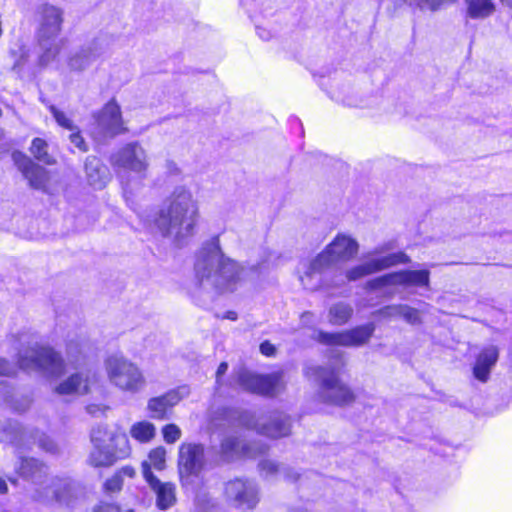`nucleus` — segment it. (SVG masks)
<instances>
[{"instance_id":"1","label":"nucleus","mask_w":512,"mask_h":512,"mask_svg":"<svg viewBox=\"0 0 512 512\" xmlns=\"http://www.w3.org/2000/svg\"><path fill=\"white\" fill-rule=\"evenodd\" d=\"M199 216L192 193L185 187H177L164 200L152 223L164 237L175 233L177 238H184L194 233Z\"/></svg>"},{"instance_id":"2","label":"nucleus","mask_w":512,"mask_h":512,"mask_svg":"<svg viewBox=\"0 0 512 512\" xmlns=\"http://www.w3.org/2000/svg\"><path fill=\"white\" fill-rule=\"evenodd\" d=\"M29 151L32 158L22 151L14 150L11 154L12 161L32 189L46 192L48 190L50 172L37 162L46 166H54L57 164V160L49 153L48 142L41 137L32 139Z\"/></svg>"},{"instance_id":"3","label":"nucleus","mask_w":512,"mask_h":512,"mask_svg":"<svg viewBox=\"0 0 512 512\" xmlns=\"http://www.w3.org/2000/svg\"><path fill=\"white\" fill-rule=\"evenodd\" d=\"M317 374L318 397L322 403L336 407H349L356 403L357 393L334 368L318 367Z\"/></svg>"},{"instance_id":"4","label":"nucleus","mask_w":512,"mask_h":512,"mask_svg":"<svg viewBox=\"0 0 512 512\" xmlns=\"http://www.w3.org/2000/svg\"><path fill=\"white\" fill-rule=\"evenodd\" d=\"M17 366L24 371L46 372L60 377L66 372V363L61 353L48 345H35L17 356Z\"/></svg>"},{"instance_id":"5","label":"nucleus","mask_w":512,"mask_h":512,"mask_svg":"<svg viewBox=\"0 0 512 512\" xmlns=\"http://www.w3.org/2000/svg\"><path fill=\"white\" fill-rule=\"evenodd\" d=\"M358 249L355 239L339 233L312 259L308 274L322 273L334 264L350 261L356 256Z\"/></svg>"},{"instance_id":"6","label":"nucleus","mask_w":512,"mask_h":512,"mask_svg":"<svg viewBox=\"0 0 512 512\" xmlns=\"http://www.w3.org/2000/svg\"><path fill=\"white\" fill-rule=\"evenodd\" d=\"M109 381L122 391L136 392L145 384V378L131 361L117 356H111L105 361Z\"/></svg>"},{"instance_id":"7","label":"nucleus","mask_w":512,"mask_h":512,"mask_svg":"<svg viewBox=\"0 0 512 512\" xmlns=\"http://www.w3.org/2000/svg\"><path fill=\"white\" fill-rule=\"evenodd\" d=\"M205 467V447L200 443L183 442L179 446L177 469L182 485L199 477Z\"/></svg>"},{"instance_id":"8","label":"nucleus","mask_w":512,"mask_h":512,"mask_svg":"<svg viewBox=\"0 0 512 512\" xmlns=\"http://www.w3.org/2000/svg\"><path fill=\"white\" fill-rule=\"evenodd\" d=\"M223 495L237 509L254 510L260 501L256 484L244 477L228 480L224 484Z\"/></svg>"},{"instance_id":"9","label":"nucleus","mask_w":512,"mask_h":512,"mask_svg":"<svg viewBox=\"0 0 512 512\" xmlns=\"http://www.w3.org/2000/svg\"><path fill=\"white\" fill-rule=\"evenodd\" d=\"M238 383L249 393L268 398L275 397L285 387L282 371L269 374L243 371L238 376Z\"/></svg>"},{"instance_id":"10","label":"nucleus","mask_w":512,"mask_h":512,"mask_svg":"<svg viewBox=\"0 0 512 512\" xmlns=\"http://www.w3.org/2000/svg\"><path fill=\"white\" fill-rule=\"evenodd\" d=\"M93 117L109 137L126 134L129 131L123 119L121 106L115 97H111Z\"/></svg>"},{"instance_id":"11","label":"nucleus","mask_w":512,"mask_h":512,"mask_svg":"<svg viewBox=\"0 0 512 512\" xmlns=\"http://www.w3.org/2000/svg\"><path fill=\"white\" fill-rule=\"evenodd\" d=\"M39 26L37 40L40 44L48 42L58 36L64 23V12L61 8L44 3L38 8Z\"/></svg>"},{"instance_id":"12","label":"nucleus","mask_w":512,"mask_h":512,"mask_svg":"<svg viewBox=\"0 0 512 512\" xmlns=\"http://www.w3.org/2000/svg\"><path fill=\"white\" fill-rule=\"evenodd\" d=\"M409 262V256L403 251L391 253L384 257L372 259L370 261L350 268L346 272V278L348 281H356L358 279L364 278L368 275L387 269L389 267L398 264H407Z\"/></svg>"},{"instance_id":"13","label":"nucleus","mask_w":512,"mask_h":512,"mask_svg":"<svg viewBox=\"0 0 512 512\" xmlns=\"http://www.w3.org/2000/svg\"><path fill=\"white\" fill-rule=\"evenodd\" d=\"M114 168L142 173L147 169L145 151L138 142H130L122 146L112 157Z\"/></svg>"},{"instance_id":"14","label":"nucleus","mask_w":512,"mask_h":512,"mask_svg":"<svg viewBox=\"0 0 512 512\" xmlns=\"http://www.w3.org/2000/svg\"><path fill=\"white\" fill-rule=\"evenodd\" d=\"M142 474L150 489L156 495V506L167 510L176 503V486L172 482H161L152 472L148 462L142 463Z\"/></svg>"},{"instance_id":"15","label":"nucleus","mask_w":512,"mask_h":512,"mask_svg":"<svg viewBox=\"0 0 512 512\" xmlns=\"http://www.w3.org/2000/svg\"><path fill=\"white\" fill-rule=\"evenodd\" d=\"M107 426L97 425L90 432L92 449L87 457V465L94 469L110 468L115 465L105 446Z\"/></svg>"},{"instance_id":"16","label":"nucleus","mask_w":512,"mask_h":512,"mask_svg":"<svg viewBox=\"0 0 512 512\" xmlns=\"http://www.w3.org/2000/svg\"><path fill=\"white\" fill-rule=\"evenodd\" d=\"M74 498L72 481L65 477H55L37 491L36 500L46 503L68 504Z\"/></svg>"},{"instance_id":"17","label":"nucleus","mask_w":512,"mask_h":512,"mask_svg":"<svg viewBox=\"0 0 512 512\" xmlns=\"http://www.w3.org/2000/svg\"><path fill=\"white\" fill-rule=\"evenodd\" d=\"M182 400L179 389H170L165 393L151 397L147 402L149 417L154 420L163 421L169 419L174 407Z\"/></svg>"},{"instance_id":"18","label":"nucleus","mask_w":512,"mask_h":512,"mask_svg":"<svg viewBox=\"0 0 512 512\" xmlns=\"http://www.w3.org/2000/svg\"><path fill=\"white\" fill-rule=\"evenodd\" d=\"M242 271L243 267L236 261L230 258L222 257L219 260L216 270L218 279L215 284V288L219 292H233L236 289V285L241 280Z\"/></svg>"},{"instance_id":"19","label":"nucleus","mask_w":512,"mask_h":512,"mask_svg":"<svg viewBox=\"0 0 512 512\" xmlns=\"http://www.w3.org/2000/svg\"><path fill=\"white\" fill-rule=\"evenodd\" d=\"M499 348L495 345L483 347L476 355L472 368L473 376L480 382L485 383L490 378L492 368L499 359Z\"/></svg>"},{"instance_id":"20","label":"nucleus","mask_w":512,"mask_h":512,"mask_svg":"<svg viewBox=\"0 0 512 512\" xmlns=\"http://www.w3.org/2000/svg\"><path fill=\"white\" fill-rule=\"evenodd\" d=\"M105 446L114 463L128 459L132 454V447L127 434L121 430L110 431L107 428Z\"/></svg>"},{"instance_id":"21","label":"nucleus","mask_w":512,"mask_h":512,"mask_svg":"<svg viewBox=\"0 0 512 512\" xmlns=\"http://www.w3.org/2000/svg\"><path fill=\"white\" fill-rule=\"evenodd\" d=\"M92 378L90 371L75 372L60 382L55 392L59 395L87 394L90 391Z\"/></svg>"},{"instance_id":"22","label":"nucleus","mask_w":512,"mask_h":512,"mask_svg":"<svg viewBox=\"0 0 512 512\" xmlns=\"http://www.w3.org/2000/svg\"><path fill=\"white\" fill-rule=\"evenodd\" d=\"M249 428L257 434L271 439L282 438L290 433V425L285 417H275L264 424L255 423Z\"/></svg>"},{"instance_id":"23","label":"nucleus","mask_w":512,"mask_h":512,"mask_svg":"<svg viewBox=\"0 0 512 512\" xmlns=\"http://www.w3.org/2000/svg\"><path fill=\"white\" fill-rule=\"evenodd\" d=\"M136 469L132 465H124L114 471L103 483V491L107 494L119 493L124 486V479L136 477Z\"/></svg>"},{"instance_id":"24","label":"nucleus","mask_w":512,"mask_h":512,"mask_svg":"<svg viewBox=\"0 0 512 512\" xmlns=\"http://www.w3.org/2000/svg\"><path fill=\"white\" fill-rule=\"evenodd\" d=\"M395 285L405 286H428L430 273L426 269L421 270H400L393 272Z\"/></svg>"},{"instance_id":"25","label":"nucleus","mask_w":512,"mask_h":512,"mask_svg":"<svg viewBox=\"0 0 512 512\" xmlns=\"http://www.w3.org/2000/svg\"><path fill=\"white\" fill-rule=\"evenodd\" d=\"M466 15L470 19H486L496 12V4L493 0H464Z\"/></svg>"},{"instance_id":"26","label":"nucleus","mask_w":512,"mask_h":512,"mask_svg":"<svg viewBox=\"0 0 512 512\" xmlns=\"http://www.w3.org/2000/svg\"><path fill=\"white\" fill-rule=\"evenodd\" d=\"M456 0H394L393 7L395 10L403 9L404 7L418 8L420 10L428 9L431 12H436L442 8L452 5Z\"/></svg>"},{"instance_id":"27","label":"nucleus","mask_w":512,"mask_h":512,"mask_svg":"<svg viewBox=\"0 0 512 512\" xmlns=\"http://www.w3.org/2000/svg\"><path fill=\"white\" fill-rule=\"evenodd\" d=\"M46 465L34 457H21L16 473L23 479H32L46 474Z\"/></svg>"},{"instance_id":"28","label":"nucleus","mask_w":512,"mask_h":512,"mask_svg":"<svg viewBox=\"0 0 512 512\" xmlns=\"http://www.w3.org/2000/svg\"><path fill=\"white\" fill-rule=\"evenodd\" d=\"M374 324L367 323L345 330L348 347H359L366 344L374 332Z\"/></svg>"},{"instance_id":"29","label":"nucleus","mask_w":512,"mask_h":512,"mask_svg":"<svg viewBox=\"0 0 512 512\" xmlns=\"http://www.w3.org/2000/svg\"><path fill=\"white\" fill-rule=\"evenodd\" d=\"M246 445H242L241 439L237 436H227L221 443L219 453L224 461H231L237 456L242 450H246Z\"/></svg>"},{"instance_id":"30","label":"nucleus","mask_w":512,"mask_h":512,"mask_svg":"<svg viewBox=\"0 0 512 512\" xmlns=\"http://www.w3.org/2000/svg\"><path fill=\"white\" fill-rule=\"evenodd\" d=\"M156 429L154 424L149 421L142 420L135 422L130 427L131 437L139 443H148L154 439Z\"/></svg>"},{"instance_id":"31","label":"nucleus","mask_w":512,"mask_h":512,"mask_svg":"<svg viewBox=\"0 0 512 512\" xmlns=\"http://www.w3.org/2000/svg\"><path fill=\"white\" fill-rule=\"evenodd\" d=\"M352 315L353 309L348 304L336 303L329 309V321L336 326H341L349 322Z\"/></svg>"},{"instance_id":"32","label":"nucleus","mask_w":512,"mask_h":512,"mask_svg":"<svg viewBox=\"0 0 512 512\" xmlns=\"http://www.w3.org/2000/svg\"><path fill=\"white\" fill-rule=\"evenodd\" d=\"M316 340L329 347H348L345 330L338 332L319 331Z\"/></svg>"},{"instance_id":"33","label":"nucleus","mask_w":512,"mask_h":512,"mask_svg":"<svg viewBox=\"0 0 512 512\" xmlns=\"http://www.w3.org/2000/svg\"><path fill=\"white\" fill-rule=\"evenodd\" d=\"M391 310L399 313L410 324L420 323V314L416 308L406 305H391L383 307L381 312L388 315Z\"/></svg>"},{"instance_id":"34","label":"nucleus","mask_w":512,"mask_h":512,"mask_svg":"<svg viewBox=\"0 0 512 512\" xmlns=\"http://www.w3.org/2000/svg\"><path fill=\"white\" fill-rule=\"evenodd\" d=\"M395 285L393 272L381 275L366 282L365 288L369 291Z\"/></svg>"},{"instance_id":"35","label":"nucleus","mask_w":512,"mask_h":512,"mask_svg":"<svg viewBox=\"0 0 512 512\" xmlns=\"http://www.w3.org/2000/svg\"><path fill=\"white\" fill-rule=\"evenodd\" d=\"M149 465L157 470H163L166 462V450L162 446L155 447L148 454Z\"/></svg>"},{"instance_id":"36","label":"nucleus","mask_w":512,"mask_h":512,"mask_svg":"<svg viewBox=\"0 0 512 512\" xmlns=\"http://www.w3.org/2000/svg\"><path fill=\"white\" fill-rule=\"evenodd\" d=\"M162 435L167 444H173L180 439L182 432L176 424L169 423L162 427Z\"/></svg>"},{"instance_id":"37","label":"nucleus","mask_w":512,"mask_h":512,"mask_svg":"<svg viewBox=\"0 0 512 512\" xmlns=\"http://www.w3.org/2000/svg\"><path fill=\"white\" fill-rule=\"evenodd\" d=\"M49 111L53 115L55 121L57 124L67 130H74L75 125L73 124L72 120L61 110L56 108L55 106H51L49 108Z\"/></svg>"},{"instance_id":"38","label":"nucleus","mask_w":512,"mask_h":512,"mask_svg":"<svg viewBox=\"0 0 512 512\" xmlns=\"http://www.w3.org/2000/svg\"><path fill=\"white\" fill-rule=\"evenodd\" d=\"M60 51H61L60 44H58L54 47L46 48L43 51V53L40 55V57L38 58V65L40 67L47 66L51 60L55 59L60 54Z\"/></svg>"},{"instance_id":"39","label":"nucleus","mask_w":512,"mask_h":512,"mask_svg":"<svg viewBox=\"0 0 512 512\" xmlns=\"http://www.w3.org/2000/svg\"><path fill=\"white\" fill-rule=\"evenodd\" d=\"M69 135V140L72 144L81 152H87L89 150L88 144L86 143L81 130L75 126L74 130Z\"/></svg>"},{"instance_id":"40","label":"nucleus","mask_w":512,"mask_h":512,"mask_svg":"<svg viewBox=\"0 0 512 512\" xmlns=\"http://www.w3.org/2000/svg\"><path fill=\"white\" fill-rule=\"evenodd\" d=\"M94 512H121V507H120V505H118L116 503L104 502V503L98 504L94 508ZM126 512H135V511L133 509H129Z\"/></svg>"},{"instance_id":"41","label":"nucleus","mask_w":512,"mask_h":512,"mask_svg":"<svg viewBox=\"0 0 512 512\" xmlns=\"http://www.w3.org/2000/svg\"><path fill=\"white\" fill-rule=\"evenodd\" d=\"M259 350L265 357H274L277 353V349L274 344L269 340H264L260 343Z\"/></svg>"},{"instance_id":"42","label":"nucleus","mask_w":512,"mask_h":512,"mask_svg":"<svg viewBox=\"0 0 512 512\" xmlns=\"http://www.w3.org/2000/svg\"><path fill=\"white\" fill-rule=\"evenodd\" d=\"M13 374L10 362L0 357V376H11Z\"/></svg>"},{"instance_id":"43","label":"nucleus","mask_w":512,"mask_h":512,"mask_svg":"<svg viewBox=\"0 0 512 512\" xmlns=\"http://www.w3.org/2000/svg\"><path fill=\"white\" fill-rule=\"evenodd\" d=\"M216 317L221 320L227 319L231 321H236L238 319V314L233 310H229L226 311L223 315H217Z\"/></svg>"},{"instance_id":"44","label":"nucleus","mask_w":512,"mask_h":512,"mask_svg":"<svg viewBox=\"0 0 512 512\" xmlns=\"http://www.w3.org/2000/svg\"><path fill=\"white\" fill-rule=\"evenodd\" d=\"M228 369V364L226 362H221L217 368L216 376L220 377L221 375L225 374Z\"/></svg>"},{"instance_id":"45","label":"nucleus","mask_w":512,"mask_h":512,"mask_svg":"<svg viewBox=\"0 0 512 512\" xmlns=\"http://www.w3.org/2000/svg\"><path fill=\"white\" fill-rule=\"evenodd\" d=\"M40 446L45 449L46 451H49V452H54L56 451V446L54 443L52 442H41L40 443Z\"/></svg>"},{"instance_id":"46","label":"nucleus","mask_w":512,"mask_h":512,"mask_svg":"<svg viewBox=\"0 0 512 512\" xmlns=\"http://www.w3.org/2000/svg\"><path fill=\"white\" fill-rule=\"evenodd\" d=\"M8 493V485L6 483V480L3 478H0V494H7Z\"/></svg>"},{"instance_id":"47","label":"nucleus","mask_w":512,"mask_h":512,"mask_svg":"<svg viewBox=\"0 0 512 512\" xmlns=\"http://www.w3.org/2000/svg\"><path fill=\"white\" fill-rule=\"evenodd\" d=\"M203 280H204V275L199 277V284H202Z\"/></svg>"},{"instance_id":"48","label":"nucleus","mask_w":512,"mask_h":512,"mask_svg":"<svg viewBox=\"0 0 512 512\" xmlns=\"http://www.w3.org/2000/svg\"><path fill=\"white\" fill-rule=\"evenodd\" d=\"M20 65L19 62H16L14 65H13V69H15L16 67H18Z\"/></svg>"}]
</instances>
